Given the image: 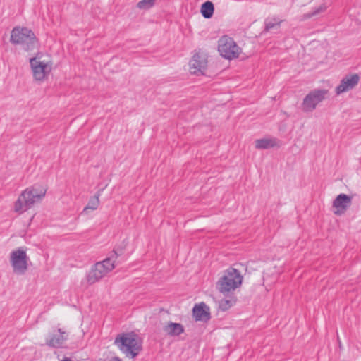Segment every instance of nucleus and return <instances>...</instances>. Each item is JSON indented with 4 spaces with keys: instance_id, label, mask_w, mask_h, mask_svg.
Wrapping results in <instances>:
<instances>
[{
    "instance_id": "obj_1",
    "label": "nucleus",
    "mask_w": 361,
    "mask_h": 361,
    "mask_svg": "<svg viewBox=\"0 0 361 361\" xmlns=\"http://www.w3.org/2000/svg\"><path fill=\"white\" fill-rule=\"evenodd\" d=\"M47 188L42 185H34L24 190L14 203V211L23 214L40 202L45 196Z\"/></svg>"
},
{
    "instance_id": "obj_2",
    "label": "nucleus",
    "mask_w": 361,
    "mask_h": 361,
    "mask_svg": "<svg viewBox=\"0 0 361 361\" xmlns=\"http://www.w3.org/2000/svg\"><path fill=\"white\" fill-rule=\"evenodd\" d=\"M117 257L118 255L114 252L110 257L95 263L86 274L87 283L88 285L94 284L111 271L116 267Z\"/></svg>"
},
{
    "instance_id": "obj_3",
    "label": "nucleus",
    "mask_w": 361,
    "mask_h": 361,
    "mask_svg": "<svg viewBox=\"0 0 361 361\" xmlns=\"http://www.w3.org/2000/svg\"><path fill=\"white\" fill-rule=\"evenodd\" d=\"M114 344L127 357H135L142 350V341L134 333H126L118 335L114 341Z\"/></svg>"
},
{
    "instance_id": "obj_4",
    "label": "nucleus",
    "mask_w": 361,
    "mask_h": 361,
    "mask_svg": "<svg viewBox=\"0 0 361 361\" xmlns=\"http://www.w3.org/2000/svg\"><path fill=\"white\" fill-rule=\"evenodd\" d=\"M10 41L13 44L20 45L25 51H32L38 45V39L35 33L27 27L13 28Z\"/></svg>"
},
{
    "instance_id": "obj_5",
    "label": "nucleus",
    "mask_w": 361,
    "mask_h": 361,
    "mask_svg": "<svg viewBox=\"0 0 361 361\" xmlns=\"http://www.w3.org/2000/svg\"><path fill=\"white\" fill-rule=\"evenodd\" d=\"M243 281V276L235 268L229 267L224 271L217 282V288L224 295L228 294L238 288Z\"/></svg>"
},
{
    "instance_id": "obj_6",
    "label": "nucleus",
    "mask_w": 361,
    "mask_h": 361,
    "mask_svg": "<svg viewBox=\"0 0 361 361\" xmlns=\"http://www.w3.org/2000/svg\"><path fill=\"white\" fill-rule=\"evenodd\" d=\"M33 78L37 82H43L48 78L52 70V62L43 59V54L38 52L29 60Z\"/></svg>"
},
{
    "instance_id": "obj_7",
    "label": "nucleus",
    "mask_w": 361,
    "mask_h": 361,
    "mask_svg": "<svg viewBox=\"0 0 361 361\" xmlns=\"http://www.w3.org/2000/svg\"><path fill=\"white\" fill-rule=\"evenodd\" d=\"M218 51L223 58L232 60L239 56L241 48L233 38L224 35L218 40Z\"/></svg>"
},
{
    "instance_id": "obj_8",
    "label": "nucleus",
    "mask_w": 361,
    "mask_h": 361,
    "mask_svg": "<svg viewBox=\"0 0 361 361\" xmlns=\"http://www.w3.org/2000/svg\"><path fill=\"white\" fill-rule=\"evenodd\" d=\"M30 259L23 247H18L10 253V263L13 271L17 275H24L28 269Z\"/></svg>"
},
{
    "instance_id": "obj_9",
    "label": "nucleus",
    "mask_w": 361,
    "mask_h": 361,
    "mask_svg": "<svg viewBox=\"0 0 361 361\" xmlns=\"http://www.w3.org/2000/svg\"><path fill=\"white\" fill-rule=\"evenodd\" d=\"M328 94L326 90H313L310 91L303 99L301 106L305 113L312 112L317 105L324 101Z\"/></svg>"
},
{
    "instance_id": "obj_10",
    "label": "nucleus",
    "mask_w": 361,
    "mask_h": 361,
    "mask_svg": "<svg viewBox=\"0 0 361 361\" xmlns=\"http://www.w3.org/2000/svg\"><path fill=\"white\" fill-rule=\"evenodd\" d=\"M352 204V197L344 193L339 194L334 200L332 207L334 213L337 216H341Z\"/></svg>"
},
{
    "instance_id": "obj_11",
    "label": "nucleus",
    "mask_w": 361,
    "mask_h": 361,
    "mask_svg": "<svg viewBox=\"0 0 361 361\" xmlns=\"http://www.w3.org/2000/svg\"><path fill=\"white\" fill-rule=\"evenodd\" d=\"M207 66V60L204 54L196 53L190 61V68L193 74H203Z\"/></svg>"
},
{
    "instance_id": "obj_12",
    "label": "nucleus",
    "mask_w": 361,
    "mask_h": 361,
    "mask_svg": "<svg viewBox=\"0 0 361 361\" xmlns=\"http://www.w3.org/2000/svg\"><path fill=\"white\" fill-rule=\"evenodd\" d=\"M359 76L357 74H353L344 77L340 84L336 87L335 92L337 95L346 92L353 89L359 82Z\"/></svg>"
},
{
    "instance_id": "obj_13",
    "label": "nucleus",
    "mask_w": 361,
    "mask_h": 361,
    "mask_svg": "<svg viewBox=\"0 0 361 361\" xmlns=\"http://www.w3.org/2000/svg\"><path fill=\"white\" fill-rule=\"evenodd\" d=\"M67 339V335L65 331H62L61 329H58L52 334H49L46 339V343L53 348H60Z\"/></svg>"
},
{
    "instance_id": "obj_14",
    "label": "nucleus",
    "mask_w": 361,
    "mask_h": 361,
    "mask_svg": "<svg viewBox=\"0 0 361 361\" xmlns=\"http://www.w3.org/2000/svg\"><path fill=\"white\" fill-rule=\"evenodd\" d=\"M192 314L196 321L207 322L210 319L209 308L204 302L196 304L194 306Z\"/></svg>"
},
{
    "instance_id": "obj_15",
    "label": "nucleus",
    "mask_w": 361,
    "mask_h": 361,
    "mask_svg": "<svg viewBox=\"0 0 361 361\" xmlns=\"http://www.w3.org/2000/svg\"><path fill=\"white\" fill-rule=\"evenodd\" d=\"M279 141L275 137H264L255 140V148L258 149H267L279 146Z\"/></svg>"
},
{
    "instance_id": "obj_16",
    "label": "nucleus",
    "mask_w": 361,
    "mask_h": 361,
    "mask_svg": "<svg viewBox=\"0 0 361 361\" xmlns=\"http://www.w3.org/2000/svg\"><path fill=\"white\" fill-rule=\"evenodd\" d=\"M164 331L170 336H178L184 332V327L180 323L169 322L164 326Z\"/></svg>"
},
{
    "instance_id": "obj_17",
    "label": "nucleus",
    "mask_w": 361,
    "mask_h": 361,
    "mask_svg": "<svg viewBox=\"0 0 361 361\" xmlns=\"http://www.w3.org/2000/svg\"><path fill=\"white\" fill-rule=\"evenodd\" d=\"M214 6L212 2L206 1L201 6V13L205 18H210L214 13Z\"/></svg>"
},
{
    "instance_id": "obj_18",
    "label": "nucleus",
    "mask_w": 361,
    "mask_h": 361,
    "mask_svg": "<svg viewBox=\"0 0 361 361\" xmlns=\"http://www.w3.org/2000/svg\"><path fill=\"white\" fill-rule=\"evenodd\" d=\"M328 6H329L326 3L322 4L319 6L313 8L311 12H309V13H307L304 14L303 19H308V18H310L312 17L318 16V15H319L322 13L325 12L326 10L327 9Z\"/></svg>"
},
{
    "instance_id": "obj_19",
    "label": "nucleus",
    "mask_w": 361,
    "mask_h": 361,
    "mask_svg": "<svg viewBox=\"0 0 361 361\" xmlns=\"http://www.w3.org/2000/svg\"><path fill=\"white\" fill-rule=\"evenodd\" d=\"M235 303V300L232 298L230 299H222L219 302V308L222 311H226L233 306Z\"/></svg>"
},
{
    "instance_id": "obj_20",
    "label": "nucleus",
    "mask_w": 361,
    "mask_h": 361,
    "mask_svg": "<svg viewBox=\"0 0 361 361\" xmlns=\"http://www.w3.org/2000/svg\"><path fill=\"white\" fill-rule=\"evenodd\" d=\"M281 20L278 19H267L265 20V30L269 31L274 28H279L280 27Z\"/></svg>"
},
{
    "instance_id": "obj_21",
    "label": "nucleus",
    "mask_w": 361,
    "mask_h": 361,
    "mask_svg": "<svg viewBox=\"0 0 361 361\" xmlns=\"http://www.w3.org/2000/svg\"><path fill=\"white\" fill-rule=\"evenodd\" d=\"M99 195L91 197L88 202L87 205L85 207L84 210H87V209L95 210L96 209H97L99 204Z\"/></svg>"
},
{
    "instance_id": "obj_22",
    "label": "nucleus",
    "mask_w": 361,
    "mask_h": 361,
    "mask_svg": "<svg viewBox=\"0 0 361 361\" xmlns=\"http://www.w3.org/2000/svg\"><path fill=\"white\" fill-rule=\"evenodd\" d=\"M155 0H141L137 4V7L142 10H147L154 5Z\"/></svg>"
},
{
    "instance_id": "obj_23",
    "label": "nucleus",
    "mask_w": 361,
    "mask_h": 361,
    "mask_svg": "<svg viewBox=\"0 0 361 361\" xmlns=\"http://www.w3.org/2000/svg\"><path fill=\"white\" fill-rule=\"evenodd\" d=\"M109 361H121L118 357H113Z\"/></svg>"
},
{
    "instance_id": "obj_24",
    "label": "nucleus",
    "mask_w": 361,
    "mask_h": 361,
    "mask_svg": "<svg viewBox=\"0 0 361 361\" xmlns=\"http://www.w3.org/2000/svg\"><path fill=\"white\" fill-rule=\"evenodd\" d=\"M62 361H72V360L71 359H69V358H65Z\"/></svg>"
}]
</instances>
